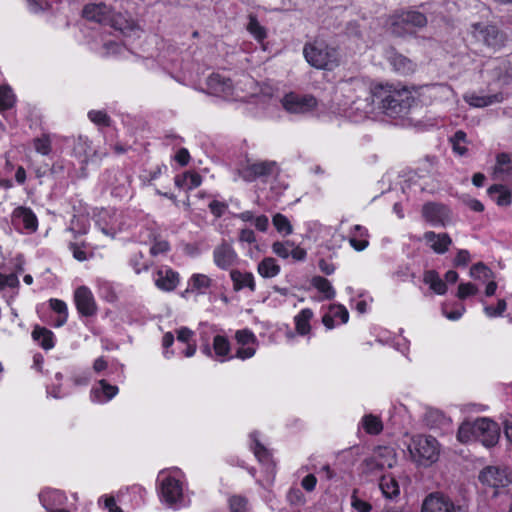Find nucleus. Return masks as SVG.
<instances>
[{
    "label": "nucleus",
    "mask_w": 512,
    "mask_h": 512,
    "mask_svg": "<svg viewBox=\"0 0 512 512\" xmlns=\"http://www.w3.org/2000/svg\"><path fill=\"white\" fill-rule=\"evenodd\" d=\"M512 162L511 157L507 153H500L497 155V167L495 168V171L503 172L502 166L508 165Z\"/></svg>",
    "instance_id": "13d9d810"
},
{
    "label": "nucleus",
    "mask_w": 512,
    "mask_h": 512,
    "mask_svg": "<svg viewBox=\"0 0 512 512\" xmlns=\"http://www.w3.org/2000/svg\"><path fill=\"white\" fill-rule=\"evenodd\" d=\"M318 266L320 270L326 275H330L335 271V266L331 263H328L324 259L319 260Z\"/></svg>",
    "instance_id": "0e129e2a"
},
{
    "label": "nucleus",
    "mask_w": 512,
    "mask_h": 512,
    "mask_svg": "<svg viewBox=\"0 0 512 512\" xmlns=\"http://www.w3.org/2000/svg\"><path fill=\"white\" fill-rule=\"evenodd\" d=\"M415 101L412 93L405 87L396 88L393 85H376L366 98L369 112L378 110L391 118L407 115Z\"/></svg>",
    "instance_id": "f257e3e1"
},
{
    "label": "nucleus",
    "mask_w": 512,
    "mask_h": 512,
    "mask_svg": "<svg viewBox=\"0 0 512 512\" xmlns=\"http://www.w3.org/2000/svg\"><path fill=\"white\" fill-rule=\"evenodd\" d=\"M105 507L110 512H123L122 509L116 505L115 499L113 497H108L105 499Z\"/></svg>",
    "instance_id": "774afa93"
},
{
    "label": "nucleus",
    "mask_w": 512,
    "mask_h": 512,
    "mask_svg": "<svg viewBox=\"0 0 512 512\" xmlns=\"http://www.w3.org/2000/svg\"><path fill=\"white\" fill-rule=\"evenodd\" d=\"M408 450L412 459L422 466H430L439 458L440 446L432 436L417 435L411 439Z\"/></svg>",
    "instance_id": "20e7f679"
},
{
    "label": "nucleus",
    "mask_w": 512,
    "mask_h": 512,
    "mask_svg": "<svg viewBox=\"0 0 512 512\" xmlns=\"http://www.w3.org/2000/svg\"><path fill=\"white\" fill-rule=\"evenodd\" d=\"M470 262V253L467 250H459L453 264L456 267L466 266Z\"/></svg>",
    "instance_id": "3c124183"
},
{
    "label": "nucleus",
    "mask_w": 512,
    "mask_h": 512,
    "mask_svg": "<svg viewBox=\"0 0 512 512\" xmlns=\"http://www.w3.org/2000/svg\"><path fill=\"white\" fill-rule=\"evenodd\" d=\"M426 16L415 10H406L395 13L391 17V33L401 37L414 33V28H422L426 26Z\"/></svg>",
    "instance_id": "39448f33"
},
{
    "label": "nucleus",
    "mask_w": 512,
    "mask_h": 512,
    "mask_svg": "<svg viewBox=\"0 0 512 512\" xmlns=\"http://www.w3.org/2000/svg\"><path fill=\"white\" fill-rule=\"evenodd\" d=\"M288 500L291 504L301 505L304 503V495L300 489H291L288 493Z\"/></svg>",
    "instance_id": "603ef678"
},
{
    "label": "nucleus",
    "mask_w": 512,
    "mask_h": 512,
    "mask_svg": "<svg viewBox=\"0 0 512 512\" xmlns=\"http://www.w3.org/2000/svg\"><path fill=\"white\" fill-rule=\"evenodd\" d=\"M230 276L234 284V290L239 291L244 287H248L252 291L255 289L252 273H242L238 270H232Z\"/></svg>",
    "instance_id": "b1692460"
},
{
    "label": "nucleus",
    "mask_w": 512,
    "mask_h": 512,
    "mask_svg": "<svg viewBox=\"0 0 512 512\" xmlns=\"http://www.w3.org/2000/svg\"><path fill=\"white\" fill-rule=\"evenodd\" d=\"M193 287L197 289L207 288L210 285V279L206 275L196 274L192 277Z\"/></svg>",
    "instance_id": "5fc2aeb1"
},
{
    "label": "nucleus",
    "mask_w": 512,
    "mask_h": 512,
    "mask_svg": "<svg viewBox=\"0 0 512 512\" xmlns=\"http://www.w3.org/2000/svg\"><path fill=\"white\" fill-rule=\"evenodd\" d=\"M317 483V479L313 474H308L302 479L301 485L307 491H313Z\"/></svg>",
    "instance_id": "6e6d98bb"
},
{
    "label": "nucleus",
    "mask_w": 512,
    "mask_h": 512,
    "mask_svg": "<svg viewBox=\"0 0 512 512\" xmlns=\"http://www.w3.org/2000/svg\"><path fill=\"white\" fill-rule=\"evenodd\" d=\"M268 218L265 215L258 216L255 219V226L260 231H266L268 228Z\"/></svg>",
    "instance_id": "338daca9"
},
{
    "label": "nucleus",
    "mask_w": 512,
    "mask_h": 512,
    "mask_svg": "<svg viewBox=\"0 0 512 512\" xmlns=\"http://www.w3.org/2000/svg\"><path fill=\"white\" fill-rule=\"evenodd\" d=\"M89 119L97 125L109 126L110 118L103 111L92 110L88 113Z\"/></svg>",
    "instance_id": "37998d69"
},
{
    "label": "nucleus",
    "mask_w": 512,
    "mask_h": 512,
    "mask_svg": "<svg viewBox=\"0 0 512 512\" xmlns=\"http://www.w3.org/2000/svg\"><path fill=\"white\" fill-rule=\"evenodd\" d=\"M230 512H248V500L241 495H234L229 498Z\"/></svg>",
    "instance_id": "ea45409f"
},
{
    "label": "nucleus",
    "mask_w": 512,
    "mask_h": 512,
    "mask_svg": "<svg viewBox=\"0 0 512 512\" xmlns=\"http://www.w3.org/2000/svg\"><path fill=\"white\" fill-rule=\"evenodd\" d=\"M503 96L500 93L488 95V96H470L468 102L470 105L475 107H485L493 103L501 102Z\"/></svg>",
    "instance_id": "473e14b6"
},
{
    "label": "nucleus",
    "mask_w": 512,
    "mask_h": 512,
    "mask_svg": "<svg viewBox=\"0 0 512 512\" xmlns=\"http://www.w3.org/2000/svg\"><path fill=\"white\" fill-rule=\"evenodd\" d=\"M362 425L368 434L377 435L382 429L383 425L379 417L372 414L365 415L362 419Z\"/></svg>",
    "instance_id": "2f4dec72"
},
{
    "label": "nucleus",
    "mask_w": 512,
    "mask_h": 512,
    "mask_svg": "<svg viewBox=\"0 0 512 512\" xmlns=\"http://www.w3.org/2000/svg\"><path fill=\"white\" fill-rule=\"evenodd\" d=\"M15 96L12 89L7 85L0 86V110H7L13 107Z\"/></svg>",
    "instance_id": "e433bc0d"
},
{
    "label": "nucleus",
    "mask_w": 512,
    "mask_h": 512,
    "mask_svg": "<svg viewBox=\"0 0 512 512\" xmlns=\"http://www.w3.org/2000/svg\"><path fill=\"white\" fill-rule=\"evenodd\" d=\"M381 451L385 452L389 457V460H378V457H372L364 460L366 470L368 472L380 471L385 467L392 468L396 464V457L394 449L390 447L381 448Z\"/></svg>",
    "instance_id": "f3484780"
},
{
    "label": "nucleus",
    "mask_w": 512,
    "mask_h": 512,
    "mask_svg": "<svg viewBox=\"0 0 512 512\" xmlns=\"http://www.w3.org/2000/svg\"><path fill=\"white\" fill-rule=\"evenodd\" d=\"M190 155L187 149L181 148L175 155V160L181 165L186 166L189 162Z\"/></svg>",
    "instance_id": "bf43d9fd"
},
{
    "label": "nucleus",
    "mask_w": 512,
    "mask_h": 512,
    "mask_svg": "<svg viewBox=\"0 0 512 512\" xmlns=\"http://www.w3.org/2000/svg\"><path fill=\"white\" fill-rule=\"evenodd\" d=\"M451 143L455 153L460 156L466 154L467 148L462 145V143H466V133L464 131L458 130L451 138Z\"/></svg>",
    "instance_id": "4c0bfd02"
},
{
    "label": "nucleus",
    "mask_w": 512,
    "mask_h": 512,
    "mask_svg": "<svg viewBox=\"0 0 512 512\" xmlns=\"http://www.w3.org/2000/svg\"><path fill=\"white\" fill-rule=\"evenodd\" d=\"M19 284V280L15 274L3 275L0 273V290L6 286L15 287Z\"/></svg>",
    "instance_id": "09e8293b"
},
{
    "label": "nucleus",
    "mask_w": 512,
    "mask_h": 512,
    "mask_svg": "<svg viewBox=\"0 0 512 512\" xmlns=\"http://www.w3.org/2000/svg\"><path fill=\"white\" fill-rule=\"evenodd\" d=\"M22 219V222H23V225H24V228L31 231V232H35L37 230V227H38V221H37V217L35 216V214L32 212V210L30 208H26V207H17L13 213H12V222L15 221V219Z\"/></svg>",
    "instance_id": "412c9836"
},
{
    "label": "nucleus",
    "mask_w": 512,
    "mask_h": 512,
    "mask_svg": "<svg viewBox=\"0 0 512 512\" xmlns=\"http://www.w3.org/2000/svg\"><path fill=\"white\" fill-rule=\"evenodd\" d=\"M157 276L155 284L159 289L164 291L174 290L179 282L178 273L171 269H166L165 271L159 270Z\"/></svg>",
    "instance_id": "aec40b11"
},
{
    "label": "nucleus",
    "mask_w": 512,
    "mask_h": 512,
    "mask_svg": "<svg viewBox=\"0 0 512 512\" xmlns=\"http://www.w3.org/2000/svg\"><path fill=\"white\" fill-rule=\"evenodd\" d=\"M389 62L394 70L401 74H409L414 71V63L406 56L397 53L393 49L390 51Z\"/></svg>",
    "instance_id": "4be33fe9"
},
{
    "label": "nucleus",
    "mask_w": 512,
    "mask_h": 512,
    "mask_svg": "<svg viewBox=\"0 0 512 512\" xmlns=\"http://www.w3.org/2000/svg\"><path fill=\"white\" fill-rule=\"evenodd\" d=\"M282 105L290 113L304 114L317 107V99L312 95L289 93L282 99Z\"/></svg>",
    "instance_id": "0eeeda50"
},
{
    "label": "nucleus",
    "mask_w": 512,
    "mask_h": 512,
    "mask_svg": "<svg viewBox=\"0 0 512 512\" xmlns=\"http://www.w3.org/2000/svg\"><path fill=\"white\" fill-rule=\"evenodd\" d=\"M481 483L494 488L505 487L510 483L506 469L497 466H487L479 474Z\"/></svg>",
    "instance_id": "9b49d317"
},
{
    "label": "nucleus",
    "mask_w": 512,
    "mask_h": 512,
    "mask_svg": "<svg viewBox=\"0 0 512 512\" xmlns=\"http://www.w3.org/2000/svg\"><path fill=\"white\" fill-rule=\"evenodd\" d=\"M50 307L59 314H67V306L65 302L58 299H51L50 300Z\"/></svg>",
    "instance_id": "4d7b16f0"
},
{
    "label": "nucleus",
    "mask_w": 512,
    "mask_h": 512,
    "mask_svg": "<svg viewBox=\"0 0 512 512\" xmlns=\"http://www.w3.org/2000/svg\"><path fill=\"white\" fill-rule=\"evenodd\" d=\"M249 22L247 24V30L257 39L258 41H262L266 38V30L260 25L257 17L253 14H249L248 16Z\"/></svg>",
    "instance_id": "c9c22d12"
},
{
    "label": "nucleus",
    "mask_w": 512,
    "mask_h": 512,
    "mask_svg": "<svg viewBox=\"0 0 512 512\" xmlns=\"http://www.w3.org/2000/svg\"><path fill=\"white\" fill-rule=\"evenodd\" d=\"M287 246L292 247L293 243H291L289 241H287L286 243L275 242L272 246V249L276 255H278L282 258H287L290 255V252H289Z\"/></svg>",
    "instance_id": "49530a36"
},
{
    "label": "nucleus",
    "mask_w": 512,
    "mask_h": 512,
    "mask_svg": "<svg viewBox=\"0 0 512 512\" xmlns=\"http://www.w3.org/2000/svg\"><path fill=\"white\" fill-rule=\"evenodd\" d=\"M255 354V349L252 347L239 348L236 353V357L240 359L251 358Z\"/></svg>",
    "instance_id": "e2e57ef3"
},
{
    "label": "nucleus",
    "mask_w": 512,
    "mask_h": 512,
    "mask_svg": "<svg viewBox=\"0 0 512 512\" xmlns=\"http://www.w3.org/2000/svg\"><path fill=\"white\" fill-rule=\"evenodd\" d=\"M349 242L350 245L357 251L364 250L369 244L367 240H357L356 237H351Z\"/></svg>",
    "instance_id": "69168bd1"
},
{
    "label": "nucleus",
    "mask_w": 512,
    "mask_h": 512,
    "mask_svg": "<svg viewBox=\"0 0 512 512\" xmlns=\"http://www.w3.org/2000/svg\"><path fill=\"white\" fill-rule=\"evenodd\" d=\"M470 276L474 279L487 280L494 278V272L483 262H478L470 268Z\"/></svg>",
    "instance_id": "72a5a7b5"
},
{
    "label": "nucleus",
    "mask_w": 512,
    "mask_h": 512,
    "mask_svg": "<svg viewBox=\"0 0 512 512\" xmlns=\"http://www.w3.org/2000/svg\"><path fill=\"white\" fill-rule=\"evenodd\" d=\"M379 485L387 498H392L399 494V485L394 477L382 476Z\"/></svg>",
    "instance_id": "7c9ffc66"
},
{
    "label": "nucleus",
    "mask_w": 512,
    "mask_h": 512,
    "mask_svg": "<svg viewBox=\"0 0 512 512\" xmlns=\"http://www.w3.org/2000/svg\"><path fill=\"white\" fill-rule=\"evenodd\" d=\"M35 149L37 152L47 155L49 154L51 147H50V140L48 137H42L37 138L35 140Z\"/></svg>",
    "instance_id": "de8ad7c7"
},
{
    "label": "nucleus",
    "mask_w": 512,
    "mask_h": 512,
    "mask_svg": "<svg viewBox=\"0 0 512 512\" xmlns=\"http://www.w3.org/2000/svg\"><path fill=\"white\" fill-rule=\"evenodd\" d=\"M235 338H236L237 342L241 345H248V344L254 343L256 341L254 334L249 330L237 331Z\"/></svg>",
    "instance_id": "a18cd8bd"
},
{
    "label": "nucleus",
    "mask_w": 512,
    "mask_h": 512,
    "mask_svg": "<svg viewBox=\"0 0 512 512\" xmlns=\"http://www.w3.org/2000/svg\"><path fill=\"white\" fill-rule=\"evenodd\" d=\"M32 337L46 350L54 346L53 333L44 327L36 326L32 332Z\"/></svg>",
    "instance_id": "cd10ccee"
},
{
    "label": "nucleus",
    "mask_w": 512,
    "mask_h": 512,
    "mask_svg": "<svg viewBox=\"0 0 512 512\" xmlns=\"http://www.w3.org/2000/svg\"><path fill=\"white\" fill-rule=\"evenodd\" d=\"M423 218L433 224L445 227L451 221L448 207L441 203L428 202L422 207Z\"/></svg>",
    "instance_id": "1a4fd4ad"
},
{
    "label": "nucleus",
    "mask_w": 512,
    "mask_h": 512,
    "mask_svg": "<svg viewBox=\"0 0 512 512\" xmlns=\"http://www.w3.org/2000/svg\"><path fill=\"white\" fill-rule=\"evenodd\" d=\"M74 301L82 316L91 317L97 311L94 297L86 286H80L75 290Z\"/></svg>",
    "instance_id": "f8f14e48"
},
{
    "label": "nucleus",
    "mask_w": 512,
    "mask_h": 512,
    "mask_svg": "<svg viewBox=\"0 0 512 512\" xmlns=\"http://www.w3.org/2000/svg\"><path fill=\"white\" fill-rule=\"evenodd\" d=\"M111 9L104 3L88 4L83 9V16L90 21L108 23Z\"/></svg>",
    "instance_id": "2eb2a0df"
},
{
    "label": "nucleus",
    "mask_w": 512,
    "mask_h": 512,
    "mask_svg": "<svg viewBox=\"0 0 512 512\" xmlns=\"http://www.w3.org/2000/svg\"><path fill=\"white\" fill-rule=\"evenodd\" d=\"M500 438L499 425L489 418H477L474 421H464L457 432L461 443L479 440L486 447L495 446Z\"/></svg>",
    "instance_id": "f03ea898"
},
{
    "label": "nucleus",
    "mask_w": 512,
    "mask_h": 512,
    "mask_svg": "<svg viewBox=\"0 0 512 512\" xmlns=\"http://www.w3.org/2000/svg\"><path fill=\"white\" fill-rule=\"evenodd\" d=\"M272 221L278 232H284L285 234L292 233V226L286 216L277 213L274 215Z\"/></svg>",
    "instance_id": "a19ab883"
},
{
    "label": "nucleus",
    "mask_w": 512,
    "mask_h": 512,
    "mask_svg": "<svg viewBox=\"0 0 512 512\" xmlns=\"http://www.w3.org/2000/svg\"><path fill=\"white\" fill-rule=\"evenodd\" d=\"M273 174H279L278 164L268 160L248 164L240 173L247 182H253L257 178H266Z\"/></svg>",
    "instance_id": "6e6552de"
},
{
    "label": "nucleus",
    "mask_w": 512,
    "mask_h": 512,
    "mask_svg": "<svg viewBox=\"0 0 512 512\" xmlns=\"http://www.w3.org/2000/svg\"><path fill=\"white\" fill-rule=\"evenodd\" d=\"M207 86L211 94L217 96H230L233 92V85L230 78L221 76L218 73L211 74L207 79Z\"/></svg>",
    "instance_id": "4468645a"
},
{
    "label": "nucleus",
    "mask_w": 512,
    "mask_h": 512,
    "mask_svg": "<svg viewBox=\"0 0 512 512\" xmlns=\"http://www.w3.org/2000/svg\"><path fill=\"white\" fill-rule=\"evenodd\" d=\"M424 239L430 244L434 252L443 254L448 251L452 243V239L447 233L436 234L433 231H428L424 234Z\"/></svg>",
    "instance_id": "a211bd4d"
},
{
    "label": "nucleus",
    "mask_w": 512,
    "mask_h": 512,
    "mask_svg": "<svg viewBox=\"0 0 512 512\" xmlns=\"http://www.w3.org/2000/svg\"><path fill=\"white\" fill-rule=\"evenodd\" d=\"M209 208L211 210V213L215 217L219 218L223 215L225 209L227 208V204L214 200L209 204Z\"/></svg>",
    "instance_id": "864d4df0"
},
{
    "label": "nucleus",
    "mask_w": 512,
    "mask_h": 512,
    "mask_svg": "<svg viewBox=\"0 0 512 512\" xmlns=\"http://www.w3.org/2000/svg\"><path fill=\"white\" fill-rule=\"evenodd\" d=\"M240 241L247 242V243H253L255 242V234L250 229H242L239 236Z\"/></svg>",
    "instance_id": "680f3d73"
},
{
    "label": "nucleus",
    "mask_w": 512,
    "mask_h": 512,
    "mask_svg": "<svg viewBox=\"0 0 512 512\" xmlns=\"http://www.w3.org/2000/svg\"><path fill=\"white\" fill-rule=\"evenodd\" d=\"M311 284L321 293L324 294V298L331 300L335 296V290L328 279L322 276H314L311 280Z\"/></svg>",
    "instance_id": "c85d7f7f"
},
{
    "label": "nucleus",
    "mask_w": 512,
    "mask_h": 512,
    "mask_svg": "<svg viewBox=\"0 0 512 512\" xmlns=\"http://www.w3.org/2000/svg\"><path fill=\"white\" fill-rule=\"evenodd\" d=\"M423 281L439 295H443L447 291L446 283L439 277V274L435 270L426 271Z\"/></svg>",
    "instance_id": "a878e982"
},
{
    "label": "nucleus",
    "mask_w": 512,
    "mask_h": 512,
    "mask_svg": "<svg viewBox=\"0 0 512 512\" xmlns=\"http://www.w3.org/2000/svg\"><path fill=\"white\" fill-rule=\"evenodd\" d=\"M473 36L494 50L501 48L505 43L504 34L494 25L483 26L480 23L472 25Z\"/></svg>",
    "instance_id": "423d86ee"
},
{
    "label": "nucleus",
    "mask_w": 512,
    "mask_h": 512,
    "mask_svg": "<svg viewBox=\"0 0 512 512\" xmlns=\"http://www.w3.org/2000/svg\"><path fill=\"white\" fill-rule=\"evenodd\" d=\"M98 384L100 388H94L92 390V394L97 401L111 400L118 393V387L109 384L104 379L99 380Z\"/></svg>",
    "instance_id": "5701e85b"
},
{
    "label": "nucleus",
    "mask_w": 512,
    "mask_h": 512,
    "mask_svg": "<svg viewBox=\"0 0 512 512\" xmlns=\"http://www.w3.org/2000/svg\"><path fill=\"white\" fill-rule=\"evenodd\" d=\"M213 349L217 356H227L230 351V344L226 337L216 335L213 340Z\"/></svg>",
    "instance_id": "58836bf2"
},
{
    "label": "nucleus",
    "mask_w": 512,
    "mask_h": 512,
    "mask_svg": "<svg viewBox=\"0 0 512 512\" xmlns=\"http://www.w3.org/2000/svg\"><path fill=\"white\" fill-rule=\"evenodd\" d=\"M306 61L319 70L332 71L340 64V55L336 47L330 46L322 39L307 42L303 48Z\"/></svg>",
    "instance_id": "7ed1b4c3"
},
{
    "label": "nucleus",
    "mask_w": 512,
    "mask_h": 512,
    "mask_svg": "<svg viewBox=\"0 0 512 512\" xmlns=\"http://www.w3.org/2000/svg\"><path fill=\"white\" fill-rule=\"evenodd\" d=\"M356 493H357V490L354 489L353 494L351 496L352 507L359 512H369L372 509L371 505L368 502L358 498Z\"/></svg>",
    "instance_id": "c03bdc74"
},
{
    "label": "nucleus",
    "mask_w": 512,
    "mask_h": 512,
    "mask_svg": "<svg viewBox=\"0 0 512 512\" xmlns=\"http://www.w3.org/2000/svg\"><path fill=\"white\" fill-rule=\"evenodd\" d=\"M279 272L280 266L272 257H266L258 264V273L264 278L275 277Z\"/></svg>",
    "instance_id": "bb28decb"
},
{
    "label": "nucleus",
    "mask_w": 512,
    "mask_h": 512,
    "mask_svg": "<svg viewBox=\"0 0 512 512\" xmlns=\"http://www.w3.org/2000/svg\"><path fill=\"white\" fill-rule=\"evenodd\" d=\"M236 253L227 243H222L214 250V261L220 268H228L234 264Z\"/></svg>",
    "instance_id": "dca6fc26"
},
{
    "label": "nucleus",
    "mask_w": 512,
    "mask_h": 512,
    "mask_svg": "<svg viewBox=\"0 0 512 512\" xmlns=\"http://www.w3.org/2000/svg\"><path fill=\"white\" fill-rule=\"evenodd\" d=\"M161 495L168 505H173L182 500L183 491L179 480L173 477L165 478L161 483Z\"/></svg>",
    "instance_id": "ddd939ff"
},
{
    "label": "nucleus",
    "mask_w": 512,
    "mask_h": 512,
    "mask_svg": "<svg viewBox=\"0 0 512 512\" xmlns=\"http://www.w3.org/2000/svg\"><path fill=\"white\" fill-rule=\"evenodd\" d=\"M150 240L153 242V245L150 248V254L152 256L166 253L170 249L169 243L166 240H163L159 233L152 232L150 234Z\"/></svg>",
    "instance_id": "f704fd0d"
},
{
    "label": "nucleus",
    "mask_w": 512,
    "mask_h": 512,
    "mask_svg": "<svg viewBox=\"0 0 512 512\" xmlns=\"http://www.w3.org/2000/svg\"><path fill=\"white\" fill-rule=\"evenodd\" d=\"M251 437L254 439L255 447H254V454L255 456L260 460L263 461L268 456L267 449L257 440L256 433H252Z\"/></svg>",
    "instance_id": "8fccbe9b"
},
{
    "label": "nucleus",
    "mask_w": 512,
    "mask_h": 512,
    "mask_svg": "<svg viewBox=\"0 0 512 512\" xmlns=\"http://www.w3.org/2000/svg\"><path fill=\"white\" fill-rule=\"evenodd\" d=\"M313 313L310 309H303L296 317L295 324L296 330L301 335H306L310 332L309 321L312 318Z\"/></svg>",
    "instance_id": "c756f323"
},
{
    "label": "nucleus",
    "mask_w": 512,
    "mask_h": 512,
    "mask_svg": "<svg viewBox=\"0 0 512 512\" xmlns=\"http://www.w3.org/2000/svg\"><path fill=\"white\" fill-rule=\"evenodd\" d=\"M488 195L500 206H508L511 203V192L503 185L495 184L488 188Z\"/></svg>",
    "instance_id": "393cba45"
},
{
    "label": "nucleus",
    "mask_w": 512,
    "mask_h": 512,
    "mask_svg": "<svg viewBox=\"0 0 512 512\" xmlns=\"http://www.w3.org/2000/svg\"><path fill=\"white\" fill-rule=\"evenodd\" d=\"M108 23L116 30L121 31L123 34H129L130 32L138 29V25L135 21L127 14L112 13L110 15Z\"/></svg>",
    "instance_id": "6ab92c4d"
},
{
    "label": "nucleus",
    "mask_w": 512,
    "mask_h": 512,
    "mask_svg": "<svg viewBox=\"0 0 512 512\" xmlns=\"http://www.w3.org/2000/svg\"><path fill=\"white\" fill-rule=\"evenodd\" d=\"M478 292V288L472 283H461L458 286L457 297L459 299H465L469 296L475 295Z\"/></svg>",
    "instance_id": "79ce46f5"
},
{
    "label": "nucleus",
    "mask_w": 512,
    "mask_h": 512,
    "mask_svg": "<svg viewBox=\"0 0 512 512\" xmlns=\"http://www.w3.org/2000/svg\"><path fill=\"white\" fill-rule=\"evenodd\" d=\"M186 178L190 180L189 189L198 187L201 184L202 178L198 173L185 172Z\"/></svg>",
    "instance_id": "052dcab7"
},
{
    "label": "nucleus",
    "mask_w": 512,
    "mask_h": 512,
    "mask_svg": "<svg viewBox=\"0 0 512 512\" xmlns=\"http://www.w3.org/2000/svg\"><path fill=\"white\" fill-rule=\"evenodd\" d=\"M457 510H460V506L456 507L449 497L435 492L424 499L421 512H457Z\"/></svg>",
    "instance_id": "9d476101"
}]
</instances>
